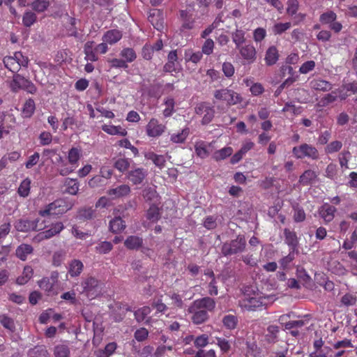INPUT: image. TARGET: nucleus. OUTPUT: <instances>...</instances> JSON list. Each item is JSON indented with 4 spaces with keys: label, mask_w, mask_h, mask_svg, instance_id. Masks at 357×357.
<instances>
[{
    "label": "nucleus",
    "mask_w": 357,
    "mask_h": 357,
    "mask_svg": "<svg viewBox=\"0 0 357 357\" xmlns=\"http://www.w3.org/2000/svg\"><path fill=\"white\" fill-rule=\"evenodd\" d=\"M246 247V240L243 235H238L235 239L225 242L221 247V253L228 257L243 252Z\"/></svg>",
    "instance_id": "obj_1"
},
{
    "label": "nucleus",
    "mask_w": 357,
    "mask_h": 357,
    "mask_svg": "<svg viewBox=\"0 0 357 357\" xmlns=\"http://www.w3.org/2000/svg\"><path fill=\"white\" fill-rule=\"evenodd\" d=\"M103 284L95 277H88L82 281V293L90 299H93L102 294Z\"/></svg>",
    "instance_id": "obj_2"
},
{
    "label": "nucleus",
    "mask_w": 357,
    "mask_h": 357,
    "mask_svg": "<svg viewBox=\"0 0 357 357\" xmlns=\"http://www.w3.org/2000/svg\"><path fill=\"white\" fill-rule=\"evenodd\" d=\"M10 88L12 92L17 93L20 90L26 91L27 93L34 94L37 91L35 84L29 79L16 73L10 82Z\"/></svg>",
    "instance_id": "obj_3"
},
{
    "label": "nucleus",
    "mask_w": 357,
    "mask_h": 357,
    "mask_svg": "<svg viewBox=\"0 0 357 357\" xmlns=\"http://www.w3.org/2000/svg\"><path fill=\"white\" fill-rule=\"evenodd\" d=\"M5 67L15 74L20 70L21 67H26L29 59L22 52H16L13 56H7L3 60Z\"/></svg>",
    "instance_id": "obj_4"
},
{
    "label": "nucleus",
    "mask_w": 357,
    "mask_h": 357,
    "mask_svg": "<svg viewBox=\"0 0 357 357\" xmlns=\"http://www.w3.org/2000/svg\"><path fill=\"white\" fill-rule=\"evenodd\" d=\"M70 209L68 202L63 199H56L49 204L46 207L39 211L40 215L43 217L48 215H62Z\"/></svg>",
    "instance_id": "obj_5"
},
{
    "label": "nucleus",
    "mask_w": 357,
    "mask_h": 357,
    "mask_svg": "<svg viewBox=\"0 0 357 357\" xmlns=\"http://www.w3.org/2000/svg\"><path fill=\"white\" fill-rule=\"evenodd\" d=\"M59 273L57 271H52L50 277H43L38 281V285L47 296L57 295V283Z\"/></svg>",
    "instance_id": "obj_6"
},
{
    "label": "nucleus",
    "mask_w": 357,
    "mask_h": 357,
    "mask_svg": "<svg viewBox=\"0 0 357 357\" xmlns=\"http://www.w3.org/2000/svg\"><path fill=\"white\" fill-rule=\"evenodd\" d=\"M213 96L215 100L225 102L228 106L236 105L242 101L239 93L228 88L215 90Z\"/></svg>",
    "instance_id": "obj_7"
},
{
    "label": "nucleus",
    "mask_w": 357,
    "mask_h": 357,
    "mask_svg": "<svg viewBox=\"0 0 357 357\" xmlns=\"http://www.w3.org/2000/svg\"><path fill=\"white\" fill-rule=\"evenodd\" d=\"M292 153L297 159H303L307 158L312 160H317L319 158L317 149L313 145L307 143H303L299 146H294L292 149Z\"/></svg>",
    "instance_id": "obj_8"
},
{
    "label": "nucleus",
    "mask_w": 357,
    "mask_h": 357,
    "mask_svg": "<svg viewBox=\"0 0 357 357\" xmlns=\"http://www.w3.org/2000/svg\"><path fill=\"white\" fill-rule=\"evenodd\" d=\"M264 299L258 294H254L252 296L244 294L243 298L239 301V306L243 310L256 311L262 307Z\"/></svg>",
    "instance_id": "obj_9"
},
{
    "label": "nucleus",
    "mask_w": 357,
    "mask_h": 357,
    "mask_svg": "<svg viewBox=\"0 0 357 357\" xmlns=\"http://www.w3.org/2000/svg\"><path fill=\"white\" fill-rule=\"evenodd\" d=\"M167 130L165 124L160 123L155 118H151L146 126V133L149 137H159Z\"/></svg>",
    "instance_id": "obj_10"
},
{
    "label": "nucleus",
    "mask_w": 357,
    "mask_h": 357,
    "mask_svg": "<svg viewBox=\"0 0 357 357\" xmlns=\"http://www.w3.org/2000/svg\"><path fill=\"white\" fill-rule=\"evenodd\" d=\"M243 59L247 63L250 64L255 61L257 59V50L252 43L242 45L236 48Z\"/></svg>",
    "instance_id": "obj_11"
},
{
    "label": "nucleus",
    "mask_w": 357,
    "mask_h": 357,
    "mask_svg": "<svg viewBox=\"0 0 357 357\" xmlns=\"http://www.w3.org/2000/svg\"><path fill=\"white\" fill-rule=\"evenodd\" d=\"M64 229V225L61 222H57L51 225L50 228L43 231L39 232L35 237L38 241H41L51 238L55 235L59 234Z\"/></svg>",
    "instance_id": "obj_12"
},
{
    "label": "nucleus",
    "mask_w": 357,
    "mask_h": 357,
    "mask_svg": "<svg viewBox=\"0 0 357 357\" xmlns=\"http://www.w3.org/2000/svg\"><path fill=\"white\" fill-rule=\"evenodd\" d=\"M147 175V169L143 167H135L128 172L126 178L133 185H139L143 183Z\"/></svg>",
    "instance_id": "obj_13"
},
{
    "label": "nucleus",
    "mask_w": 357,
    "mask_h": 357,
    "mask_svg": "<svg viewBox=\"0 0 357 357\" xmlns=\"http://www.w3.org/2000/svg\"><path fill=\"white\" fill-rule=\"evenodd\" d=\"M16 124V119L13 114H0V129L4 130V133L8 134L13 130Z\"/></svg>",
    "instance_id": "obj_14"
},
{
    "label": "nucleus",
    "mask_w": 357,
    "mask_h": 357,
    "mask_svg": "<svg viewBox=\"0 0 357 357\" xmlns=\"http://www.w3.org/2000/svg\"><path fill=\"white\" fill-rule=\"evenodd\" d=\"M192 313L191 320L195 324H201L206 321L209 318L208 312L206 310L194 308V304L189 310Z\"/></svg>",
    "instance_id": "obj_15"
},
{
    "label": "nucleus",
    "mask_w": 357,
    "mask_h": 357,
    "mask_svg": "<svg viewBox=\"0 0 357 357\" xmlns=\"http://www.w3.org/2000/svg\"><path fill=\"white\" fill-rule=\"evenodd\" d=\"M284 242L289 247V250L296 251L299 244L298 238L294 231L285 228L284 229Z\"/></svg>",
    "instance_id": "obj_16"
},
{
    "label": "nucleus",
    "mask_w": 357,
    "mask_h": 357,
    "mask_svg": "<svg viewBox=\"0 0 357 357\" xmlns=\"http://www.w3.org/2000/svg\"><path fill=\"white\" fill-rule=\"evenodd\" d=\"M336 211L335 206L325 203L319 208V213L324 222L328 223L333 220Z\"/></svg>",
    "instance_id": "obj_17"
},
{
    "label": "nucleus",
    "mask_w": 357,
    "mask_h": 357,
    "mask_svg": "<svg viewBox=\"0 0 357 357\" xmlns=\"http://www.w3.org/2000/svg\"><path fill=\"white\" fill-rule=\"evenodd\" d=\"M193 304L194 308L206 310V312H213L215 307L214 299L208 296L195 300Z\"/></svg>",
    "instance_id": "obj_18"
},
{
    "label": "nucleus",
    "mask_w": 357,
    "mask_h": 357,
    "mask_svg": "<svg viewBox=\"0 0 357 357\" xmlns=\"http://www.w3.org/2000/svg\"><path fill=\"white\" fill-rule=\"evenodd\" d=\"M181 18L182 20V25L180 28L181 32L185 30H191L195 28V20L192 15H189L186 10L180 12Z\"/></svg>",
    "instance_id": "obj_19"
},
{
    "label": "nucleus",
    "mask_w": 357,
    "mask_h": 357,
    "mask_svg": "<svg viewBox=\"0 0 357 357\" xmlns=\"http://www.w3.org/2000/svg\"><path fill=\"white\" fill-rule=\"evenodd\" d=\"M130 192V188L127 184L118 185L114 188L108 190L107 195L113 199L121 198L127 196Z\"/></svg>",
    "instance_id": "obj_20"
},
{
    "label": "nucleus",
    "mask_w": 357,
    "mask_h": 357,
    "mask_svg": "<svg viewBox=\"0 0 357 357\" xmlns=\"http://www.w3.org/2000/svg\"><path fill=\"white\" fill-rule=\"evenodd\" d=\"M15 227L18 231L27 232L31 230H36L37 224L35 221L21 219L15 222Z\"/></svg>",
    "instance_id": "obj_21"
},
{
    "label": "nucleus",
    "mask_w": 357,
    "mask_h": 357,
    "mask_svg": "<svg viewBox=\"0 0 357 357\" xmlns=\"http://www.w3.org/2000/svg\"><path fill=\"white\" fill-rule=\"evenodd\" d=\"M317 178V174L314 171L307 169L299 176L298 182L303 186H307L315 182Z\"/></svg>",
    "instance_id": "obj_22"
},
{
    "label": "nucleus",
    "mask_w": 357,
    "mask_h": 357,
    "mask_svg": "<svg viewBox=\"0 0 357 357\" xmlns=\"http://www.w3.org/2000/svg\"><path fill=\"white\" fill-rule=\"evenodd\" d=\"M122 33L118 29H111L105 33L102 40L109 45H113L119 41L122 38Z\"/></svg>",
    "instance_id": "obj_23"
},
{
    "label": "nucleus",
    "mask_w": 357,
    "mask_h": 357,
    "mask_svg": "<svg viewBox=\"0 0 357 357\" xmlns=\"http://www.w3.org/2000/svg\"><path fill=\"white\" fill-rule=\"evenodd\" d=\"M310 85L312 89L321 91H329L333 87L331 82L321 78L312 79L310 82Z\"/></svg>",
    "instance_id": "obj_24"
},
{
    "label": "nucleus",
    "mask_w": 357,
    "mask_h": 357,
    "mask_svg": "<svg viewBox=\"0 0 357 357\" xmlns=\"http://www.w3.org/2000/svg\"><path fill=\"white\" fill-rule=\"evenodd\" d=\"M94 41H87L84 46L85 59L93 62L98 60V56L94 47Z\"/></svg>",
    "instance_id": "obj_25"
},
{
    "label": "nucleus",
    "mask_w": 357,
    "mask_h": 357,
    "mask_svg": "<svg viewBox=\"0 0 357 357\" xmlns=\"http://www.w3.org/2000/svg\"><path fill=\"white\" fill-rule=\"evenodd\" d=\"M151 310L149 306H144L134 313L135 318L138 323H140L145 320V324L149 325L151 323V317H148V315L151 313Z\"/></svg>",
    "instance_id": "obj_26"
},
{
    "label": "nucleus",
    "mask_w": 357,
    "mask_h": 357,
    "mask_svg": "<svg viewBox=\"0 0 357 357\" xmlns=\"http://www.w3.org/2000/svg\"><path fill=\"white\" fill-rule=\"evenodd\" d=\"M160 202L152 203L146 211V218L152 222H156L160 218V208L159 205Z\"/></svg>",
    "instance_id": "obj_27"
},
{
    "label": "nucleus",
    "mask_w": 357,
    "mask_h": 357,
    "mask_svg": "<svg viewBox=\"0 0 357 357\" xmlns=\"http://www.w3.org/2000/svg\"><path fill=\"white\" fill-rule=\"evenodd\" d=\"M101 128L105 132L111 135L126 137L128 135L127 130L121 126H116L114 125L104 124L102 126Z\"/></svg>",
    "instance_id": "obj_28"
},
{
    "label": "nucleus",
    "mask_w": 357,
    "mask_h": 357,
    "mask_svg": "<svg viewBox=\"0 0 357 357\" xmlns=\"http://www.w3.org/2000/svg\"><path fill=\"white\" fill-rule=\"evenodd\" d=\"M50 4V0H33L30 7L35 13H43L49 8Z\"/></svg>",
    "instance_id": "obj_29"
},
{
    "label": "nucleus",
    "mask_w": 357,
    "mask_h": 357,
    "mask_svg": "<svg viewBox=\"0 0 357 357\" xmlns=\"http://www.w3.org/2000/svg\"><path fill=\"white\" fill-rule=\"evenodd\" d=\"M125 221L121 217H115L109 221V231L114 234H119L125 229Z\"/></svg>",
    "instance_id": "obj_30"
},
{
    "label": "nucleus",
    "mask_w": 357,
    "mask_h": 357,
    "mask_svg": "<svg viewBox=\"0 0 357 357\" xmlns=\"http://www.w3.org/2000/svg\"><path fill=\"white\" fill-rule=\"evenodd\" d=\"M279 53L276 47L271 46L268 48L265 54V62L267 66H273L278 61Z\"/></svg>",
    "instance_id": "obj_31"
},
{
    "label": "nucleus",
    "mask_w": 357,
    "mask_h": 357,
    "mask_svg": "<svg viewBox=\"0 0 357 357\" xmlns=\"http://www.w3.org/2000/svg\"><path fill=\"white\" fill-rule=\"evenodd\" d=\"M124 245L128 250H138L143 245V239L137 236H129L125 240Z\"/></svg>",
    "instance_id": "obj_32"
},
{
    "label": "nucleus",
    "mask_w": 357,
    "mask_h": 357,
    "mask_svg": "<svg viewBox=\"0 0 357 357\" xmlns=\"http://www.w3.org/2000/svg\"><path fill=\"white\" fill-rule=\"evenodd\" d=\"M84 268L83 263L79 259H73L69 263L68 273L72 277L79 276Z\"/></svg>",
    "instance_id": "obj_33"
},
{
    "label": "nucleus",
    "mask_w": 357,
    "mask_h": 357,
    "mask_svg": "<svg viewBox=\"0 0 357 357\" xmlns=\"http://www.w3.org/2000/svg\"><path fill=\"white\" fill-rule=\"evenodd\" d=\"M82 156V150L78 147H73L68 151V160L71 166L76 168L78 165V162Z\"/></svg>",
    "instance_id": "obj_34"
},
{
    "label": "nucleus",
    "mask_w": 357,
    "mask_h": 357,
    "mask_svg": "<svg viewBox=\"0 0 357 357\" xmlns=\"http://www.w3.org/2000/svg\"><path fill=\"white\" fill-rule=\"evenodd\" d=\"M33 251V248L31 245L22 243L17 248L15 255L22 261H25L27 256L31 254Z\"/></svg>",
    "instance_id": "obj_35"
},
{
    "label": "nucleus",
    "mask_w": 357,
    "mask_h": 357,
    "mask_svg": "<svg viewBox=\"0 0 357 357\" xmlns=\"http://www.w3.org/2000/svg\"><path fill=\"white\" fill-rule=\"evenodd\" d=\"M211 144H207L206 142L199 140L196 142L195 144V151L197 155L201 158H206L209 155V151H208V146Z\"/></svg>",
    "instance_id": "obj_36"
},
{
    "label": "nucleus",
    "mask_w": 357,
    "mask_h": 357,
    "mask_svg": "<svg viewBox=\"0 0 357 357\" xmlns=\"http://www.w3.org/2000/svg\"><path fill=\"white\" fill-rule=\"evenodd\" d=\"M64 186L67 193L75 195L79 190V183L75 178H66L64 181Z\"/></svg>",
    "instance_id": "obj_37"
},
{
    "label": "nucleus",
    "mask_w": 357,
    "mask_h": 357,
    "mask_svg": "<svg viewBox=\"0 0 357 357\" xmlns=\"http://www.w3.org/2000/svg\"><path fill=\"white\" fill-rule=\"evenodd\" d=\"M190 134V128H184L177 133H173L170 136V141L174 144L184 143Z\"/></svg>",
    "instance_id": "obj_38"
},
{
    "label": "nucleus",
    "mask_w": 357,
    "mask_h": 357,
    "mask_svg": "<svg viewBox=\"0 0 357 357\" xmlns=\"http://www.w3.org/2000/svg\"><path fill=\"white\" fill-rule=\"evenodd\" d=\"M36 110V104L32 98H29L23 105L22 115L24 118H30L33 116Z\"/></svg>",
    "instance_id": "obj_39"
},
{
    "label": "nucleus",
    "mask_w": 357,
    "mask_h": 357,
    "mask_svg": "<svg viewBox=\"0 0 357 357\" xmlns=\"http://www.w3.org/2000/svg\"><path fill=\"white\" fill-rule=\"evenodd\" d=\"M279 332V326L276 325L268 326L266 330V334L265 335L266 340L268 343L276 342L278 341Z\"/></svg>",
    "instance_id": "obj_40"
},
{
    "label": "nucleus",
    "mask_w": 357,
    "mask_h": 357,
    "mask_svg": "<svg viewBox=\"0 0 357 357\" xmlns=\"http://www.w3.org/2000/svg\"><path fill=\"white\" fill-rule=\"evenodd\" d=\"M203 57L202 52H193L192 49L185 50L184 58L185 62H192L195 64L199 63Z\"/></svg>",
    "instance_id": "obj_41"
},
{
    "label": "nucleus",
    "mask_w": 357,
    "mask_h": 357,
    "mask_svg": "<svg viewBox=\"0 0 357 357\" xmlns=\"http://www.w3.org/2000/svg\"><path fill=\"white\" fill-rule=\"evenodd\" d=\"M37 15L33 11L27 10L22 15V24L26 28L31 27L37 22Z\"/></svg>",
    "instance_id": "obj_42"
},
{
    "label": "nucleus",
    "mask_w": 357,
    "mask_h": 357,
    "mask_svg": "<svg viewBox=\"0 0 357 357\" xmlns=\"http://www.w3.org/2000/svg\"><path fill=\"white\" fill-rule=\"evenodd\" d=\"M131 159L126 158H119L114 162V167L121 173L128 172L130 166Z\"/></svg>",
    "instance_id": "obj_43"
},
{
    "label": "nucleus",
    "mask_w": 357,
    "mask_h": 357,
    "mask_svg": "<svg viewBox=\"0 0 357 357\" xmlns=\"http://www.w3.org/2000/svg\"><path fill=\"white\" fill-rule=\"evenodd\" d=\"M142 196L146 202L152 203H158L160 202V197L157 191L153 188H147L143 190Z\"/></svg>",
    "instance_id": "obj_44"
},
{
    "label": "nucleus",
    "mask_w": 357,
    "mask_h": 357,
    "mask_svg": "<svg viewBox=\"0 0 357 357\" xmlns=\"http://www.w3.org/2000/svg\"><path fill=\"white\" fill-rule=\"evenodd\" d=\"M233 153V149L231 146H226L214 152L213 158L215 161H220L226 159Z\"/></svg>",
    "instance_id": "obj_45"
},
{
    "label": "nucleus",
    "mask_w": 357,
    "mask_h": 357,
    "mask_svg": "<svg viewBox=\"0 0 357 357\" xmlns=\"http://www.w3.org/2000/svg\"><path fill=\"white\" fill-rule=\"evenodd\" d=\"M33 274V268L29 266H26L24 268L22 275L19 276L17 278L16 282L20 285L24 284L27 283L28 281L32 278Z\"/></svg>",
    "instance_id": "obj_46"
},
{
    "label": "nucleus",
    "mask_w": 357,
    "mask_h": 357,
    "mask_svg": "<svg viewBox=\"0 0 357 357\" xmlns=\"http://www.w3.org/2000/svg\"><path fill=\"white\" fill-rule=\"evenodd\" d=\"M223 326L229 330H234L236 328L238 319L236 316L234 314H227L222 318Z\"/></svg>",
    "instance_id": "obj_47"
},
{
    "label": "nucleus",
    "mask_w": 357,
    "mask_h": 357,
    "mask_svg": "<svg viewBox=\"0 0 357 357\" xmlns=\"http://www.w3.org/2000/svg\"><path fill=\"white\" fill-rule=\"evenodd\" d=\"M31 179L29 178H26L24 179L17 190V193L20 197H26L29 196L31 188Z\"/></svg>",
    "instance_id": "obj_48"
},
{
    "label": "nucleus",
    "mask_w": 357,
    "mask_h": 357,
    "mask_svg": "<svg viewBox=\"0 0 357 357\" xmlns=\"http://www.w3.org/2000/svg\"><path fill=\"white\" fill-rule=\"evenodd\" d=\"M95 212L91 207H84L78 211L77 217L82 220H91L94 218Z\"/></svg>",
    "instance_id": "obj_49"
},
{
    "label": "nucleus",
    "mask_w": 357,
    "mask_h": 357,
    "mask_svg": "<svg viewBox=\"0 0 357 357\" xmlns=\"http://www.w3.org/2000/svg\"><path fill=\"white\" fill-rule=\"evenodd\" d=\"M296 251L289 250V254L280 259L279 264L282 270H287L290 268L291 263L295 259Z\"/></svg>",
    "instance_id": "obj_50"
},
{
    "label": "nucleus",
    "mask_w": 357,
    "mask_h": 357,
    "mask_svg": "<svg viewBox=\"0 0 357 357\" xmlns=\"http://www.w3.org/2000/svg\"><path fill=\"white\" fill-rule=\"evenodd\" d=\"M165 108L163 109V116L167 118L171 116L175 112V101L173 98H167L165 100Z\"/></svg>",
    "instance_id": "obj_51"
},
{
    "label": "nucleus",
    "mask_w": 357,
    "mask_h": 357,
    "mask_svg": "<svg viewBox=\"0 0 357 357\" xmlns=\"http://www.w3.org/2000/svg\"><path fill=\"white\" fill-rule=\"evenodd\" d=\"M245 33L243 30L236 29L232 33V40L236 45V48L244 45L245 41Z\"/></svg>",
    "instance_id": "obj_52"
},
{
    "label": "nucleus",
    "mask_w": 357,
    "mask_h": 357,
    "mask_svg": "<svg viewBox=\"0 0 357 357\" xmlns=\"http://www.w3.org/2000/svg\"><path fill=\"white\" fill-rule=\"evenodd\" d=\"M337 15L335 12L329 10L322 13L319 17V21L322 24H328L335 21Z\"/></svg>",
    "instance_id": "obj_53"
},
{
    "label": "nucleus",
    "mask_w": 357,
    "mask_h": 357,
    "mask_svg": "<svg viewBox=\"0 0 357 357\" xmlns=\"http://www.w3.org/2000/svg\"><path fill=\"white\" fill-rule=\"evenodd\" d=\"M215 340H216V344L219 347L220 351L223 354H227L230 351V349L231 348V345L230 342L228 340H227L225 337H216Z\"/></svg>",
    "instance_id": "obj_54"
},
{
    "label": "nucleus",
    "mask_w": 357,
    "mask_h": 357,
    "mask_svg": "<svg viewBox=\"0 0 357 357\" xmlns=\"http://www.w3.org/2000/svg\"><path fill=\"white\" fill-rule=\"evenodd\" d=\"M121 56L125 59V61L128 63L134 61L137 58V54L132 48L126 47L123 48L120 53Z\"/></svg>",
    "instance_id": "obj_55"
},
{
    "label": "nucleus",
    "mask_w": 357,
    "mask_h": 357,
    "mask_svg": "<svg viewBox=\"0 0 357 357\" xmlns=\"http://www.w3.org/2000/svg\"><path fill=\"white\" fill-rule=\"evenodd\" d=\"M113 248V245L109 241H102L96 246V252L98 254H107Z\"/></svg>",
    "instance_id": "obj_56"
},
{
    "label": "nucleus",
    "mask_w": 357,
    "mask_h": 357,
    "mask_svg": "<svg viewBox=\"0 0 357 357\" xmlns=\"http://www.w3.org/2000/svg\"><path fill=\"white\" fill-rule=\"evenodd\" d=\"M0 323L5 328L12 332L15 329L13 319L6 314L0 315Z\"/></svg>",
    "instance_id": "obj_57"
},
{
    "label": "nucleus",
    "mask_w": 357,
    "mask_h": 357,
    "mask_svg": "<svg viewBox=\"0 0 357 357\" xmlns=\"http://www.w3.org/2000/svg\"><path fill=\"white\" fill-rule=\"evenodd\" d=\"M66 252L64 250H58L52 255V264L54 266H59L64 261Z\"/></svg>",
    "instance_id": "obj_58"
},
{
    "label": "nucleus",
    "mask_w": 357,
    "mask_h": 357,
    "mask_svg": "<svg viewBox=\"0 0 357 357\" xmlns=\"http://www.w3.org/2000/svg\"><path fill=\"white\" fill-rule=\"evenodd\" d=\"M291 26V22L276 23L273 26V32L275 35H280L290 29Z\"/></svg>",
    "instance_id": "obj_59"
},
{
    "label": "nucleus",
    "mask_w": 357,
    "mask_h": 357,
    "mask_svg": "<svg viewBox=\"0 0 357 357\" xmlns=\"http://www.w3.org/2000/svg\"><path fill=\"white\" fill-rule=\"evenodd\" d=\"M169 297L172 300V303L170 305H172V307L181 309L183 307V301L182 299V296L177 293H173L169 295Z\"/></svg>",
    "instance_id": "obj_60"
},
{
    "label": "nucleus",
    "mask_w": 357,
    "mask_h": 357,
    "mask_svg": "<svg viewBox=\"0 0 357 357\" xmlns=\"http://www.w3.org/2000/svg\"><path fill=\"white\" fill-rule=\"evenodd\" d=\"M209 343L208 335L206 334H202L196 337L194 340V345L197 348H203Z\"/></svg>",
    "instance_id": "obj_61"
},
{
    "label": "nucleus",
    "mask_w": 357,
    "mask_h": 357,
    "mask_svg": "<svg viewBox=\"0 0 357 357\" xmlns=\"http://www.w3.org/2000/svg\"><path fill=\"white\" fill-rule=\"evenodd\" d=\"M342 147V143L340 141H333L329 143L325 148L326 153H333L339 151Z\"/></svg>",
    "instance_id": "obj_62"
},
{
    "label": "nucleus",
    "mask_w": 357,
    "mask_h": 357,
    "mask_svg": "<svg viewBox=\"0 0 357 357\" xmlns=\"http://www.w3.org/2000/svg\"><path fill=\"white\" fill-rule=\"evenodd\" d=\"M40 153L35 152L33 155L28 157L27 160L24 163L26 169H31L33 167L36 165L40 160Z\"/></svg>",
    "instance_id": "obj_63"
},
{
    "label": "nucleus",
    "mask_w": 357,
    "mask_h": 357,
    "mask_svg": "<svg viewBox=\"0 0 357 357\" xmlns=\"http://www.w3.org/2000/svg\"><path fill=\"white\" fill-rule=\"evenodd\" d=\"M55 357H70V350L66 345H58L54 349Z\"/></svg>",
    "instance_id": "obj_64"
}]
</instances>
